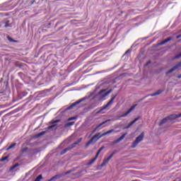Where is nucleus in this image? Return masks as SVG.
I'll list each match as a JSON object with an SVG mask.
<instances>
[{
  "label": "nucleus",
  "instance_id": "dca6fc26",
  "mask_svg": "<svg viewBox=\"0 0 181 181\" xmlns=\"http://www.w3.org/2000/svg\"><path fill=\"white\" fill-rule=\"evenodd\" d=\"M97 158H98V156H95V158H93L92 160H90V162L88 163V165H93V163H94V162H95V160H97Z\"/></svg>",
  "mask_w": 181,
  "mask_h": 181
},
{
  "label": "nucleus",
  "instance_id": "f3484780",
  "mask_svg": "<svg viewBox=\"0 0 181 181\" xmlns=\"http://www.w3.org/2000/svg\"><path fill=\"white\" fill-rule=\"evenodd\" d=\"M15 146H16V143L11 144L8 148H7L6 149V151H9L11 149H13V148H15Z\"/></svg>",
  "mask_w": 181,
  "mask_h": 181
},
{
  "label": "nucleus",
  "instance_id": "5701e85b",
  "mask_svg": "<svg viewBox=\"0 0 181 181\" xmlns=\"http://www.w3.org/2000/svg\"><path fill=\"white\" fill-rule=\"evenodd\" d=\"M115 153V152L112 153L106 159L110 161V160L112 158V156H114Z\"/></svg>",
  "mask_w": 181,
  "mask_h": 181
},
{
  "label": "nucleus",
  "instance_id": "0eeeda50",
  "mask_svg": "<svg viewBox=\"0 0 181 181\" xmlns=\"http://www.w3.org/2000/svg\"><path fill=\"white\" fill-rule=\"evenodd\" d=\"M136 107V104L132 106L129 111L126 112L124 114L122 115L119 116V118H124L125 117H127V115H128L129 114H131V112H132V111H134L135 110V107Z\"/></svg>",
  "mask_w": 181,
  "mask_h": 181
},
{
  "label": "nucleus",
  "instance_id": "2f4dec72",
  "mask_svg": "<svg viewBox=\"0 0 181 181\" xmlns=\"http://www.w3.org/2000/svg\"><path fill=\"white\" fill-rule=\"evenodd\" d=\"M73 119H76V117H70L68 121H73Z\"/></svg>",
  "mask_w": 181,
  "mask_h": 181
},
{
  "label": "nucleus",
  "instance_id": "6ab92c4d",
  "mask_svg": "<svg viewBox=\"0 0 181 181\" xmlns=\"http://www.w3.org/2000/svg\"><path fill=\"white\" fill-rule=\"evenodd\" d=\"M108 162H110L107 158L103 160V162L102 163V164L100 165V166L103 168L104 166H105V165H107V163H108Z\"/></svg>",
  "mask_w": 181,
  "mask_h": 181
},
{
  "label": "nucleus",
  "instance_id": "ddd939ff",
  "mask_svg": "<svg viewBox=\"0 0 181 181\" xmlns=\"http://www.w3.org/2000/svg\"><path fill=\"white\" fill-rule=\"evenodd\" d=\"M110 121H111V119H107L105 122H103L102 123H100L99 125H98L92 132V134H94V132H95V131H97L98 128H100V127H103V125H104V124H107V122H110Z\"/></svg>",
  "mask_w": 181,
  "mask_h": 181
},
{
  "label": "nucleus",
  "instance_id": "4be33fe9",
  "mask_svg": "<svg viewBox=\"0 0 181 181\" xmlns=\"http://www.w3.org/2000/svg\"><path fill=\"white\" fill-rule=\"evenodd\" d=\"M112 132H119V130H117V131H114V129H110L107 132H106V134L108 135L109 134H112Z\"/></svg>",
  "mask_w": 181,
  "mask_h": 181
},
{
  "label": "nucleus",
  "instance_id": "412c9836",
  "mask_svg": "<svg viewBox=\"0 0 181 181\" xmlns=\"http://www.w3.org/2000/svg\"><path fill=\"white\" fill-rule=\"evenodd\" d=\"M72 125H74V122H70L65 124L66 127H72Z\"/></svg>",
  "mask_w": 181,
  "mask_h": 181
},
{
  "label": "nucleus",
  "instance_id": "4468645a",
  "mask_svg": "<svg viewBox=\"0 0 181 181\" xmlns=\"http://www.w3.org/2000/svg\"><path fill=\"white\" fill-rule=\"evenodd\" d=\"M163 91L162 90H158L157 92L154 93H152V94H149L146 97H155L156 95H159V94H162Z\"/></svg>",
  "mask_w": 181,
  "mask_h": 181
},
{
  "label": "nucleus",
  "instance_id": "393cba45",
  "mask_svg": "<svg viewBox=\"0 0 181 181\" xmlns=\"http://www.w3.org/2000/svg\"><path fill=\"white\" fill-rule=\"evenodd\" d=\"M4 28H11V25H9V21H7L5 23Z\"/></svg>",
  "mask_w": 181,
  "mask_h": 181
},
{
  "label": "nucleus",
  "instance_id": "b1692460",
  "mask_svg": "<svg viewBox=\"0 0 181 181\" xmlns=\"http://www.w3.org/2000/svg\"><path fill=\"white\" fill-rule=\"evenodd\" d=\"M16 168H18V164H15L14 165H13V166L10 168V171L12 172V170H13L14 169H16Z\"/></svg>",
  "mask_w": 181,
  "mask_h": 181
},
{
  "label": "nucleus",
  "instance_id": "c756f323",
  "mask_svg": "<svg viewBox=\"0 0 181 181\" xmlns=\"http://www.w3.org/2000/svg\"><path fill=\"white\" fill-rule=\"evenodd\" d=\"M57 179V176H54L53 177H52L48 181H53L54 180Z\"/></svg>",
  "mask_w": 181,
  "mask_h": 181
},
{
  "label": "nucleus",
  "instance_id": "7ed1b4c3",
  "mask_svg": "<svg viewBox=\"0 0 181 181\" xmlns=\"http://www.w3.org/2000/svg\"><path fill=\"white\" fill-rule=\"evenodd\" d=\"M117 98V95L113 96L110 100L103 107H101L98 112L97 114H101V112H103V111H104V110H107V108H108V107H110V105H112V103H114V100H115V98Z\"/></svg>",
  "mask_w": 181,
  "mask_h": 181
},
{
  "label": "nucleus",
  "instance_id": "aec40b11",
  "mask_svg": "<svg viewBox=\"0 0 181 181\" xmlns=\"http://www.w3.org/2000/svg\"><path fill=\"white\" fill-rule=\"evenodd\" d=\"M8 40H9V42H12L13 43H18L17 40H13L12 37L8 36L7 37Z\"/></svg>",
  "mask_w": 181,
  "mask_h": 181
},
{
  "label": "nucleus",
  "instance_id": "c85d7f7f",
  "mask_svg": "<svg viewBox=\"0 0 181 181\" xmlns=\"http://www.w3.org/2000/svg\"><path fill=\"white\" fill-rule=\"evenodd\" d=\"M97 105H98V104H97V103L92 104V105H90V108H95V107H97Z\"/></svg>",
  "mask_w": 181,
  "mask_h": 181
},
{
  "label": "nucleus",
  "instance_id": "473e14b6",
  "mask_svg": "<svg viewBox=\"0 0 181 181\" xmlns=\"http://www.w3.org/2000/svg\"><path fill=\"white\" fill-rule=\"evenodd\" d=\"M151 63V62H148L146 64V66H148V64H149Z\"/></svg>",
  "mask_w": 181,
  "mask_h": 181
},
{
  "label": "nucleus",
  "instance_id": "a211bd4d",
  "mask_svg": "<svg viewBox=\"0 0 181 181\" xmlns=\"http://www.w3.org/2000/svg\"><path fill=\"white\" fill-rule=\"evenodd\" d=\"M47 93H49V90H42L41 92V97H45V95H47Z\"/></svg>",
  "mask_w": 181,
  "mask_h": 181
},
{
  "label": "nucleus",
  "instance_id": "f704fd0d",
  "mask_svg": "<svg viewBox=\"0 0 181 181\" xmlns=\"http://www.w3.org/2000/svg\"><path fill=\"white\" fill-rule=\"evenodd\" d=\"M180 78H181V75L179 76Z\"/></svg>",
  "mask_w": 181,
  "mask_h": 181
},
{
  "label": "nucleus",
  "instance_id": "1a4fd4ad",
  "mask_svg": "<svg viewBox=\"0 0 181 181\" xmlns=\"http://www.w3.org/2000/svg\"><path fill=\"white\" fill-rule=\"evenodd\" d=\"M84 100H86V98H83L80 99L79 100H77L76 102L74 103L70 107H68V110H71V108H73V107H76V105H77V104H80V103H83V101H84Z\"/></svg>",
  "mask_w": 181,
  "mask_h": 181
},
{
  "label": "nucleus",
  "instance_id": "2eb2a0df",
  "mask_svg": "<svg viewBox=\"0 0 181 181\" xmlns=\"http://www.w3.org/2000/svg\"><path fill=\"white\" fill-rule=\"evenodd\" d=\"M171 39H172V37H168V38L164 40L163 41H161L158 45L160 46H162V45H165V43H168V42H170Z\"/></svg>",
  "mask_w": 181,
  "mask_h": 181
},
{
  "label": "nucleus",
  "instance_id": "f8f14e48",
  "mask_svg": "<svg viewBox=\"0 0 181 181\" xmlns=\"http://www.w3.org/2000/svg\"><path fill=\"white\" fill-rule=\"evenodd\" d=\"M138 119H139V117L134 119L127 127H124L123 129H128L129 128H131V127H132V125H134V124L135 122H136V121H138Z\"/></svg>",
  "mask_w": 181,
  "mask_h": 181
},
{
  "label": "nucleus",
  "instance_id": "9b49d317",
  "mask_svg": "<svg viewBox=\"0 0 181 181\" xmlns=\"http://www.w3.org/2000/svg\"><path fill=\"white\" fill-rule=\"evenodd\" d=\"M180 66H181V63L177 64L173 68H172L168 72H166V74H170V73H173V71H175V70H177V68Z\"/></svg>",
  "mask_w": 181,
  "mask_h": 181
},
{
  "label": "nucleus",
  "instance_id": "9d476101",
  "mask_svg": "<svg viewBox=\"0 0 181 181\" xmlns=\"http://www.w3.org/2000/svg\"><path fill=\"white\" fill-rule=\"evenodd\" d=\"M127 135V133H124V134H122L119 139L112 141V145H115V144H118V142H121V141H122V139H124V138H125Z\"/></svg>",
  "mask_w": 181,
  "mask_h": 181
},
{
  "label": "nucleus",
  "instance_id": "20e7f679",
  "mask_svg": "<svg viewBox=\"0 0 181 181\" xmlns=\"http://www.w3.org/2000/svg\"><path fill=\"white\" fill-rule=\"evenodd\" d=\"M144 132L141 133L139 136H137L135 141L133 142L132 148H134L136 146H138V144L140 142H142V141H144Z\"/></svg>",
  "mask_w": 181,
  "mask_h": 181
},
{
  "label": "nucleus",
  "instance_id": "6e6552de",
  "mask_svg": "<svg viewBox=\"0 0 181 181\" xmlns=\"http://www.w3.org/2000/svg\"><path fill=\"white\" fill-rule=\"evenodd\" d=\"M51 124H53L52 125L49 126L47 127V129H57V125L56 124H57V122H59V120H52Z\"/></svg>",
  "mask_w": 181,
  "mask_h": 181
},
{
  "label": "nucleus",
  "instance_id": "f257e3e1",
  "mask_svg": "<svg viewBox=\"0 0 181 181\" xmlns=\"http://www.w3.org/2000/svg\"><path fill=\"white\" fill-rule=\"evenodd\" d=\"M105 135L107 134V132H105L102 134L100 135V133H97L95 136H93L92 137V139L87 143V146H88L89 145H91V144H95V142H97V141H98V139L103 138V136H105Z\"/></svg>",
  "mask_w": 181,
  "mask_h": 181
},
{
  "label": "nucleus",
  "instance_id": "7c9ffc66",
  "mask_svg": "<svg viewBox=\"0 0 181 181\" xmlns=\"http://www.w3.org/2000/svg\"><path fill=\"white\" fill-rule=\"evenodd\" d=\"M180 57H181V52L178 55L175 56V59H180Z\"/></svg>",
  "mask_w": 181,
  "mask_h": 181
},
{
  "label": "nucleus",
  "instance_id": "39448f33",
  "mask_svg": "<svg viewBox=\"0 0 181 181\" xmlns=\"http://www.w3.org/2000/svg\"><path fill=\"white\" fill-rule=\"evenodd\" d=\"M106 90L105 89H103L101 90L99 93H98V95H100L101 100H104L105 97H107V95H108V94H110L112 90L110 89V90H108L107 92H105Z\"/></svg>",
  "mask_w": 181,
  "mask_h": 181
},
{
  "label": "nucleus",
  "instance_id": "423d86ee",
  "mask_svg": "<svg viewBox=\"0 0 181 181\" xmlns=\"http://www.w3.org/2000/svg\"><path fill=\"white\" fill-rule=\"evenodd\" d=\"M82 139H79L78 141H76V142L74 143V144H72V146L69 148H66L65 149H64L62 152H61V155H64V153H66V152L70 151V149L74 148L76 146V145H78V144H80V142H81Z\"/></svg>",
  "mask_w": 181,
  "mask_h": 181
},
{
  "label": "nucleus",
  "instance_id": "cd10ccee",
  "mask_svg": "<svg viewBox=\"0 0 181 181\" xmlns=\"http://www.w3.org/2000/svg\"><path fill=\"white\" fill-rule=\"evenodd\" d=\"M45 134H46V132H42L37 134V136H42V135H45Z\"/></svg>",
  "mask_w": 181,
  "mask_h": 181
},
{
  "label": "nucleus",
  "instance_id": "72a5a7b5",
  "mask_svg": "<svg viewBox=\"0 0 181 181\" xmlns=\"http://www.w3.org/2000/svg\"><path fill=\"white\" fill-rule=\"evenodd\" d=\"M129 50H127L124 54H126L127 53H129Z\"/></svg>",
  "mask_w": 181,
  "mask_h": 181
},
{
  "label": "nucleus",
  "instance_id": "f03ea898",
  "mask_svg": "<svg viewBox=\"0 0 181 181\" xmlns=\"http://www.w3.org/2000/svg\"><path fill=\"white\" fill-rule=\"evenodd\" d=\"M181 117V113L180 115H171L164 119H163L160 123H159V126L160 127L161 125H163V124H165L167 121H168V119H176V118H180Z\"/></svg>",
  "mask_w": 181,
  "mask_h": 181
},
{
  "label": "nucleus",
  "instance_id": "bb28decb",
  "mask_svg": "<svg viewBox=\"0 0 181 181\" xmlns=\"http://www.w3.org/2000/svg\"><path fill=\"white\" fill-rule=\"evenodd\" d=\"M8 159V156H5L2 158H1L0 162H5Z\"/></svg>",
  "mask_w": 181,
  "mask_h": 181
},
{
  "label": "nucleus",
  "instance_id": "a878e982",
  "mask_svg": "<svg viewBox=\"0 0 181 181\" xmlns=\"http://www.w3.org/2000/svg\"><path fill=\"white\" fill-rule=\"evenodd\" d=\"M103 149H104V147H101L98 151L96 153V156H98L100 155V153L101 152V151H103Z\"/></svg>",
  "mask_w": 181,
  "mask_h": 181
}]
</instances>
